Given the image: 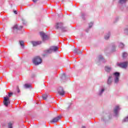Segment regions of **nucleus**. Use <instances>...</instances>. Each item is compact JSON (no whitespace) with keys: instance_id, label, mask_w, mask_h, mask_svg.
<instances>
[{"instance_id":"1","label":"nucleus","mask_w":128,"mask_h":128,"mask_svg":"<svg viewBox=\"0 0 128 128\" xmlns=\"http://www.w3.org/2000/svg\"><path fill=\"white\" fill-rule=\"evenodd\" d=\"M32 62L34 66H38L42 64V60L39 56H36L32 58Z\"/></svg>"},{"instance_id":"2","label":"nucleus","mask_w":128,"mask_h":128,"mask_svg":"<svg viewBox=\"0 0 128 128\" xmlns=\"http://www.w3.org/2000/svg\"><path fill=\"white\" fill-rule=\"evenodd\" d=\"M58 46H52L50 47V48L45 50L44 52L46 54H52L53 52H58Z\"/></svg>"},{"instance_id":"3","label":"nucleus","mask_w":128,"mask_h":128,"mask_svg":"<svg viewBox=\"0 0 128 128\" xmlns=\"http://www.w3.org/2000/svg\"><path fill=\"white\" fill-rule=\"evenodd\" d=\"M56 26L57 29L60 28V30H61L64 32L67 30L66 27L64 26V24H62V22L56 23Z\"/></svg>"},{"instance_id":"4","label":"nucleus","mask_w":128,"mask_h":128,"mask_svg":"<svg viewBox=\"0 0 128 128\" xmlns=\"http://www.w3.org/2000/svg\"><path fill=\"white\" fill-rule=\"evenodd\" d=\"M114 76V82L115 84H118L120 82V72H115L113 74Z\"/></svg>"},{"instance_id":"5","label":"nucleus","mask_w":128,"mask_h":128,"mask_svg":"<svg viewBox=\"0 0 128 128\" xmlns=\"http://www.w3.org/2000/svg\"><path fill=\"white\" fill-rule=\"evenodd\" d=\"M121 108L120 105L116 106L114 110V112L115 116H118V112H120V110Z\"/></svg>"},{"instance_id":"6","label":"nucleus","mask_w":128,"mask_h":128,"mask_svg":"<svg viewBox=\"0 0 128 128\" xmlns=\"http://www.w3.org/2000/svg\"><path fill=\"white\" fill-rule=\"evenodd\" d=\"M4 106H8L10 104V98H8V96H6V97H4V100L3 102Z\"/></svg>"},{"instance_id":"7","label":"nucleus","mask_w":128,"mask_h":128,"mask_svg":"<svg viewBox=\"0 0 128 128\" xmlns=\"http://www.w3.org/2000/svg\"><path fill=\"white\" fill-rule=\"evenodd\" d=\"M117 64L118 66H120V68H126L128 67V62L118 63Z\"/></svg>"},{"instance_id":"8","label":"nucleus","mask_w":128,"mask_h":128,"mask_svg":"<svg viewBox=\"0 0 128 128\" xmlns=\"http://www.w3.org/2000/svg\"><path fill=\"white\" fill-rule=\"evenodd\" d=\"M105 90L106 88L104 87L100 88L97 92V96H102V94H104Z\"/></svg>"},{"instance_id":"9","label":"nucleus","mask_w":128,"mask_h":128,"mask_svg":"<svg viewBox=\"0 0 128 128\" xmlns=\"http://www.w3.org/2000/svg\"><path fill=\"white\" fill-rule=\"evenodd\" d=\"M58 92L60 96H64V94L66 92L64 90V88L62 87H59L58 89Z\"/></svg>"},{"instance_id":"10","label":"nucleus","mask_w":128,"mask_h":128,"mask_svg":"<svg viewBox=\"0 0 128 128\" xmlns=\"http://www.w3.org/2000/svg\"><path fill=\"white\" fill-rule=\"evenodd\" d=\"M60 118H62L61 116H58L57 117H55L50 122H51V124H54L55 122H58Z\"/></svg>"},{"instance_id":"11","label":"nucleus","mask_w":128,"mask_h":128,"mask_svg":"<svg viewBox=\"0 0 128 128\" xmlns=\"http://www.w3.org/2000/svg\"><path fill=\"white\" fill-rule=\"evenodd\" d=\"M40 36H42L43 40H48V36L43 32H40Z\"/></svg>"},{"instance_id":"12","label":"nucleus","mask_w":128,"mask_h":128,"mask_svg":"<svg viewBox=\"0 0 128 128\" xmlns=\"http://www.w3.org/2000/svg\"><path fill=\"white\" fill-rule=\"evenodd\" d=\"M108 114H104L103 116H102V117L101 118V120L104 122L106 120H110V116H109L108 118Z\"/></svg>"},{"instance_id":"13","label":"nucleus","mask_w":128,"mask_h":128,"mask_svg":"<svg viewBox=\"0 0 128 128\" xmlns=\"http://www.w3.org/2000/svg\"><path fill=\"white\" fill-rule=\"evenodd\" d=\"M98 60L100 62H106V60H104V56L102 55L98 56Z\"/></svg>"},{"instance_id":"14","label":"nucleus","mask_w":128,"mask_h":128,"mask_svg":"<svg viewBox=\"0 0 128 128\" xmlns=\"http://www.w3.org/2000/svg\"><path fill=\"white\" fill-rule=\"evenodd\" d=\"M112 66H106L104 68V70L106 72H112Z\"/></svg>"},{"instance_id":"15","label":"nucleus","mask_w":128,"mask_h":128,"mask_svg":"<svg viewBox=\"0 0 128 128\" xmlns=\"http://www.w3.org/2000/svg\"><path fill=\"white\" fill-rule=\"evenodd\" d=\"M112 82V75L109 76L107 81L108 84H110Z\"/></svg>"},{"instance_id":"16","label":"nucleus","mask_w":128,"mask_h":128,"mask_svg":"<svg viewBox=\"0 0 128 128\" xmlns=\"http://www.w3.org/2000/svg\"><path fill=\"white\" fill-rule=\"evenodd\" d=\"M110 37V32H108L104 36V38L106 40H108Z\"/></svg>"},{"instance_id":"17","label":"nucleus","mask_w":128,"mask_h":128,"mask_svg":"<svg viewBox=\"0 0 128 128\" xmlns=\"http://www.w3.org/2000/svg\"><path fill=\"white\" fill-rule=\"evenodd\" d=\"M74 54H82V52L78 48H75L74 50Z\"/></svg>"},{"instance_id":"18","label":"nucleus","mask_w":128,"mask_h":128,"mask_svg":"<svg viewBox=\"0 0 128 128\" xmlns=\"http://www.w3.org/2000/svg\"><path fill=\"white\" fill-rule=\"evenodd\" d=\"M42 44V42H32V44L33 46H38V44Z\"/></svg>"},{"instance_id":"19","label":"nucleus","mask_w":128,"mask_h":128,"mask_svg":"<svg viewBox=\"0 0 128 128\" xmlns=\"http://www.w3.org/2000/svg\"><path fill=\"white\" fill-rule=\"evenodd\" d=\"M22 26H20L19 27L16 24L15 26H13V30H22Z\"/></svg>"},{"instance_id":"20","label":"nucleus","mask_w":128,"mask_h":128,"mask_svg":"<svg viewBox=\"0 0 128 128\" xmlns=\"http://www.w3.org/2000/svg\"><path fill=\"white\" fill-rule=\"evenodd\" d=\"M128 56V54L126 52H124L122 53V58H126Z\"/></svg>"},{"instance_id":"21","label":"nucleus","mask_w":128,"mask_h":128,"mask_svg":"<svg viewBox=\"0 0 128 128\" xmlns=\"http://www.w3.org/2000/svg\"><path fill=\"white\" fill-rule=\"evenodd\" d=\"M128 2V0H119L118 2L120 4H124Z\"/></svg>"},{"instance_id":"22","label":"nucleus","mask_w":128,"mask_h":128,"mask_svg":"<svg viewBox=\"0 0 128 128\" xmlns=\"http://www.w3.org/2000/svg\"><path fill=\"white\" fill-rule=\"evenodd\" d=\"M19 44L22 48H24V41L20 40L19 42Z\"/></svg>"},{"instance_id":"23","label":"nucleus","mask_w":128,"mask_h":128,"mask_svg":"<svg viewBox=\"0 0 128 128\" xmlns=\"http://www.w3.org/2000/svg\"><path fill=\"white\" fill-rule=\"evenodd\" d=\"M118 46L120 48H124V44L122 42H120Z\"/></svg>"},{"instance_id":"24","label":"nucleus","mask_w":128,"mask_h":128,"mask_svg":"<svg viewBox=\"0 0 128 128\" xmlns=\"http://www.w3.org/2000/svg\"><path fill=\"white\" fill-rule=\"evenodd\" d=\"M62 80H66V76L65 74H63L62 76H60Z\"/></svg>"},{"instance_id":"25","label":"nucleus","mask_w":128,"mask_h":128,"mask_svg":"<svg viewBox=\"0 0 128 128\" xmlns=\"http://www.w3.org/2000/svg\"><path fill=\"white\" fill-rule=\"evenodd\" d=\"M48 94H44L42 95V99L46 100V98H48Z\"/></svg>"},{"instance_id":"26","label":"nucleus","mask_w":128,"mask_h":128,"mask_svg":"<svg viewBox=\"0 0 128 128\" xmlns=\"http://www.w3.org/2000/svg\"><path fill=\"white\" fill-rule=\"evenodd\" d=\"M12 124L13 123L12 122H10L8 124V128H12Z\"/></svg>"},{"instance_id":"27","label":"nucleus","mask_w":128,"mask_h":128,"mask_svg":"<svg viewBox=\"0 0 128 128\" xmlns=\"http://www.w3.org/2000/svg\"><path fill=\"white\" fill-rule=\"evenodd\" d=\"M30 86H30V84H24L25 88H30Z\"/></svg>"},{"instance_id":"28","label":"nucleus","mask_w":128,"mask_h":128,"mask_svg":"<svg viewBox=\"0 0 128 128\" xmlns=\"http://www.w3.org/2000/svg\"><path fill=\"white\" fill-rule=\"evenodd\" d=\"M92 26H94V22H90V23H89V26H88L89 28H91Z\"/></svg>"},{"instance_id":"29","label":"nucleus","mask_w":128,"mask_h":128,"mask_svg":"<svg viewBox=\"0 0 128 128\" xmlns=\"http://www.w3.org/2000/svg\"><path fill=\"white\" fill-rule=\"evenodd\" d=\"M12 94H14L12 92L8 93V98H12Z\"/></svg>"},{"instance_id":"30","label":"nucleus","mask_w":128,"mask_h":128,"mask_svg":"<svg viewBox=\"0 0 128 128\" xmlns=\"http://www.w3.org/2000/svg\"><path fill=\"white\" fill-rule=\"evenodd\" d=\"M124 32L126 34H128V28L124 30Z\"/></svg>"},{"instance_id":"31","label":"nucleus","mask_w":128,"mask_h":128,"mask_svg":"<svg viewBox=\"0 0 128 128\" xmlns=\"http://www.w3.org/2000/svg\"><path fill=\"white\" fill-rule=\"evenodd\" d=\"M17 92L18 94H20V88H18V86L16 87Z\"/></svg>"},{"instance_id":"32","label":"nucleus","mask_w":128,"mask_h":128,"mask_svg":"<svg viewBox=\"0 0 128 128\" xmlns=\"http://www.w3.org/2000/svg\"><path fill=\"white\" fill-rule=\"evenodd\" d=\"M14 12L15 14H18V12H16V10H14Z\"/></svg>"},{"instance_id":"33","label":"nucleus","mask_w":128,"mask_h":128,"mask_svg":"<svg viewBox=\"0 0 128 128\" xmlns=\"http://www.w3.org/2000/svg\"><path fill=\"white\" fill-rule=\"evenodd\" d=\"M116 45H114V44H113L112 46V48H116Z\"/></svg>"},{"instance_id":"34","label":"nucleus","mask_w":128,"mask_h":128,"mask_svg":"<svg viewBox=\"0 0 128 128\" xmlns=\"http://www.w3.org/2000/svg\"><path fill=\"white\" fill-rule=\"evenodd\" d=\"M22 24H26V21L24 20H22Z\"/></svg>"},{"instance_id":"35","label":"nucleus","mask_w":128,"mask_h":128,"mask_svg":"<svg viewBox=\"0 0 128 128\" xmlns=\"http://www.w3.org/2000/svg\"><path fill=\"white\" fill-rule=\"evenodd\" d=\"M34 2H36L37 0H32Z\"/></svg>"},{"instance_id":"36","label":"nucleus","mask_w":128,"mask_h":128,"mask_svg":"<svg viewBox=\"0 0 128 128\" xmlns=\"http://www.w3.org/2000/svg\"><path fill=\"white\" fill-rule=\"evenodd\" d=\"M84 14H82V18H84Z\"/></svg>"},{"instance_id":"37","label":"nucleus","mask_w":128,"mask_h":128,"mask_svg":"<svg viewBox=\"0 0 128 128\" xmlns=\"http://www.w3.org/2000/svg\"><path fill=\"white\" fill-rule=\"evenodd\" d=\"M116 20H118V17H117L116 18Z\"/></svg>"},{"instance_id":"38","label":"nucleus","mask_w":128,"mask_h":128,"mask_svg":"<svg viewBox=\"0 0 128 128\" xmlns=\"http://www.w3.org/2000/svg\"><path fill=\"white\" fill-rule=\"evenodd\" d=\"M82 128H86L85 126H82Z\"/></svg>"},{"instance_id":"39","label":"nucleus","mask_w":128,"mask_h":128,"mask_svg":"<svg viewBox=\"0 0 128 128\" xmlns=\"http://www.w3.org/2000/svg\"><path fill=\"white\" fill-rule=\"evenodd\" d=\"M86 32H88V30H86Z\"/></svg>"}]
</instances>
